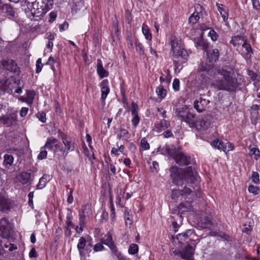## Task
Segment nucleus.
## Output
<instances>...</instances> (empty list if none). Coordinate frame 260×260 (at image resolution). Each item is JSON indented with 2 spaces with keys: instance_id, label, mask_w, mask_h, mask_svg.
Masks as SVG:
<instances>
[{
  "instance_id": "f257e3e1",
  "label": "nucleus",
  "mask_w": 260,
  "mask_h": 260,
  "mask_svg": "<svg viewBox=\"0 0 260 260\" xmlns=\"http://www.w3.org/2000/svg\"><path fill=\"white\" fill-rule=\"evenodd\" d=\"M201 70L206 72L211 76L214 73V77L212 85L219 90L233 91L238 86L237 79L234 77V72L230 67H224L221 69H217L210 66H202Z\"/></svg>"
},
{
  "instance_id": "f03ea898",
  "label": "nucleus",
  "mask_w": 260,
  "mask_h": 260,
  "mask_svg": "<svg viewBox=\"0 0 260 260\" xmlns=\"http://www.w3.org/2000/svg\"><path fill=\"white\" fill-rule=\"evenodd\" d=\"M170 176L173 182L176 185H182L184 183L192 184L198 179V175L191 167L182 169L177 167L170 169Z\"/></svg>"
},
{
  "instance_id": "7ed1b4c3",
  "label": "nucleus",
  "mask_w": 260,
  "mask_h": 260,
  "mask_svg": "<svg viewBox=\"0 0 260 260\" xmlns=\"http://www.w3.org/2000/svg\"><path fill=\"white\" fill-rule=\"evenodd\" d=\"M164 149L166 154L172 156L176 163L180 166L188 165L191 162V157L182 151L171 149L168 146H166Z\"/></svg>"
},
{
  "instance_id": "20e7f679",
  "label": "nucleus",
  "mask_w": 260,
  "mask_h": 260,
  "mask_svg": "<svg viewBox=\"0 0 260 260\" xmlns=\"http://www.w3.org/2000/svg\"><path fill=\"white\" fill-rule=\"evenodd\" d=\"M32 9L31 16L39 17L46 14L53 6V0H38Z\"/></svg>"
},
{
  "instance_id": "39448f33",
  "label": "nucleus",
  "mask_w": 260,
  "mask_h": 260,
  "mask_svg": "<svg viewBox=\"0 0 260 260\" xmlns=\"http://www.w3.org/2000/svg\"><path fill=\"white\" fill-rule=\"evenodd\" d=\"M196 245H191L187 244L182 248L181 249H175L173 253L178 256H180L182 259L185 260H193V254L194 253Z\"/></svg>"
},
{
  "instance_id": "423d86ee",
  "label": "nucleus",
  "mask_w": 260,
  "mask_h": 260,
  "mask_svg": "<svg viewBox=\"0 0 260 260\" xmlns=\"http://www.w3.org/2000/svg\"><path fill=\"white\" fill-rule=\"evenodd\" d=\"M186 183V185L184 188L180 190V192L182 194V198L186 199L189 196H190L189 199L193 200L200 196V193L198 192L199 187L197 185H193L194 182L190 184V186L187 184V183Z\"/></svg>"
},
{
  "instance_id": "0eeeda50",
  "label": "nucleus",
  "mask_w": 260,
  "mask_h": 260,
  "mask_svg": "<svg viewBox=\"0 0 260 260\" xmlns=\"http://www.w3.org/2000/svg\"><path fill=\"white\" fill-rule=\"evenodd\" d=\"M174 56L178 59L177 60L174 61V64L175 66L178 63V61L181 62H185L188 58V53L183 47L179 49L177 51L173 53Z\"/></svg>"
},
{
  "instance_id": "6e6552de",
  "label": "nucleus",
  "mask_w": 260,
  "mask_h": 260,
  "mask_svg": "<svg viewBox=\"0 0 260 260\" xmlns=\"http://www.w3.org/2000/svg\"><path fill=\"white\" fill-rule=\"evenodd\" d=\"M209 103L210 101L208 100L200 98L194 102L193 107L198 112L200 113L206 110Z\"/></svg>"
},
{
  "instance_id": "1a4fd4ad",
  "label": "nucleus",
  "mask_w": 260,
  "mask_h": 260,
  "mask_svg": "<svg viewBox=\"0 0 260 260\" xmlns=\"http://www.w3.org/2000/svg\"><path fill=\"white\" fill-rule=\"evenodd\" d=\"M38 0H22L21 3V6L27 15L30 17L31 16V13L32 12V9L35 8V4Z\"/></svg>"
},
{
  "instance_id": "9d476101",
  "label": "nucleus",
  "mask_w": 260,
  "mask_h": 260,
  "mask_svg": "<svg viewBox=\"0 0 260 260\" xmlns=\"http://www.w3.org/2000/svg\"><path fill=\"white\" fill-rule=\"evenodd\" d=\"M90 208L88 205H84L82 206L81 212L79 213V225L84 226L86 223V218L89 215Z\"/></svg>"
},
{
  "instance_id": "9b49d317",
  "label": "nucleus",
  "mask_w": 260,
  "mask_h": 260,
  "mask_svg": "<svg viewBox=\"0 0 260 260\" xmlns=\"http://www.w3.org/2000/svg\"><path fill=\"white\" fill-rule=\"evenodd\" d=\"M1 64L4 69L11 72H16L17 70V65L14 60L12 59L6 58L1 61Z\"/></svg>"
},
{
  "instance_id": "f8f14e48",
  "label": "nucleus",
  "mask_w": 260,
  "mask_h": 260,
  "mask_svg": "<svg viewBox=\"0 0 260 260\" xmlns=\"http://www.w3.org/2000/svg\"><path fill=\"white\" fill-rule=\"evenodd\" d=\"M2 120L4 124L7 125V126H10L13 124L15 123L17 121V113L13 112L3 116L0 121Z\"/></svg>"
},
{
  "instance_id": "ddd939ff",
  "label": "nucleus",
  "mask_w": 260,
  "mask_h": 260,
  "mask_svg": "<svg viewBox=\"0 0 260 260\" xmlns=\"http://www.w3.org/2000/svg\"><path fill=\"white\" fill-rule=\"evenodd\" d=\"M131 112L133 116L132 119V123L134 127H136L140 122V118L138 116V105L134 102L132 103Z\"/></svg>"
},
{
  "instance_id": "4468645a",
  "label": "nucleus",
  "mask_w": 260,
  "mask_h": 260,
  "mask_svg": "<svg viewBox=\"0 0 260 260\" xmlns=\"http://www.w3.org/2000/svg\"><path fill=\"white\" fill-rule=\"evenodd\" d=\"M195 124L196 126L193 128L197 130H206L210 126V121L207 117H204L198 120H196Z\"/></svg>"
},
{
  "instance_id": "2eb2a0df",
  "label": "nucleus",
  "mask_w": 260,
  "mask_h": 260,
  "mask_svg": "<svg viewBox=\"0 0 260 260\" xmlns=\"http://www.w3.org/2000/svg\"><path fill=\"white\" fill-rule=\"evenodd\" d=\"M13 86L8 80L0 81V94L10 93L12 91Z\"/></svg>"
},
{
  "instance_id": "dca6fc26",
  "label": "nucleus",
  "mask_w": 260,
  "mask_h": 260,
  "mask_svg": "<svg viewBox=\"0 0 260 260\" xmlns=\"http://www.w3.org/2000/svg\"><path fill=\"white\" fill-rule=\"evenodd\" d=\"M170 126V122L169 121L165 119H162L155 123L153 129L157 133H160L162 131L168 128Z\"/></svg>"
},
{
  "instance_id": "f3484780",
  "label": "nucleus",
  "mask_w": 260,
  "mask_h": 260,
  "mask_svg": "<svg viewBox=\"0 0 260 260\" xmlns=\"http://www.w3.org/2000/svg\"><path fill=\"white\" fill-rule=\"evenodd\" d=\"M181 121L186 122L191 128H193V127L196 126L195 124L196 121V115L191 113L190 110Z\"/></svg>"
},
{
  "instance_id": "a211bd4d",
  "label": "nucleus",
  "mask_w": 260,
  "mask_h": 260,
  "mask_svg": "<svg viewBox=\"0 0 260 260\" xmlns=\"http://www.w3.org/2000/svg\"><path fill=\"white\" fill-rule=\"evenodd\" d=\"M170 44L171 45V50L173 53L177 51L179 49L182 47L181 46V41L179 38L174 36H171L170 38Z\"/></svg>"
},
{
  "instance_id": "6ab92c4d",
  "label": "nucleus",
  "mask_w": 260,
  "mask_h": 260,
  "mask_svg": "<svg viewBox=\"0 0 260 260\" xmlns=\"http://www.w3.org/2000/svg\"><path fill=\"white\" fill-rule=\"evenodd\" d=\"M101 88V98L104 100L107 98L110 91V88L108 86V81L107 79L103 80L100 83Z\"/></svg>"
},
{
  "instance_id": "aec40b11",
  "label": "nucleus",
  "mask_w": 260,
  "mask_h": 260,
  "mask_svg": "<svg viewBox=\"0 0 260 260\" xmlns=\"http://www.w3.org/2000/svg\"><path fill=\"white\" fill-rule=\"evenodd\" d=\"M62 139L65 146L64 152L68 153L69 151L74 150L75 148L74 142L70 138H68L66 136H64Z\"/></svg>"
},
{
  "instance_id": "412c9836",
  "label": "nucleus",
  "mask_w": 260,
  "mask_h": 260,
  "mask_svg": "<svg viewBox=\"0 0 260 260\" xmlns=\"http://www.w3.org/2000/svg\"><path fill=\"white\" fill-rule=\"evenodd\" d=\"M196 12H194L189 18V22L192 24L196 23L200 18L199 14L202 13L203 7L200 5H197L196 7Z\"/></svg>"
},
{
  "instance_id": "4be33fe9",
  "label": "nucleus",
  "mask_w": 260,
  "mask_h": 260,
  "mask_svg": "<svg viewBox=\"0 0 260 260\" xmlns=\"http://www.w3.org/2000/svg\"><path fill=\"white\" fill-rule=\"evenodd\" d=\"M190 109L186 106H184L182 107H179L175 109V114L178 119L181 121L183 118H184L185 116L187 114V112Z\"/></svg>"
},
{
  "instance_id": "5701e85b",
  "label": "nucleus",
  "mask_w": 260,
  "mask_h": 260,
  "mask_svg": "<svg viewBox=\"0 0 260 260\" xmlns=\"http://www.w3.org/2000/svg\"><path fill=\"white\" fill-rule=\"evenodd\" d=\"M10 201L3 196L0 195V211L7 212L10 209Z\"/></svg>"
},
{
  "instance_id": "b1692460",
  "label": "nucleus",
  "mask_w": 260,
  "mask_h": 260,
  "mask_svg": "<svg viewBox=\"0 0 260 260\" xmlns=\"http://www.w3.org/2000/svg\"><path fill=\"white\" fill-rule=\"evenodd\" d=\"M96 71L101 79L106 77L109 75L108 72L103 68L102 62L101 59H98L97 60Z\"/></svg>"
},
{
  "instance_id": "393cba45",
  "label": "nucleus",
  "mask_w": 260,
  "mask_h": 260,
  "mask_svg": "<svg viewBox=\"0 0 260 260\" xmlns=\"http://www.w3.org/2000/svg\"><path fill=\"white\" fill-rule=\"evenodd\" d=\"M190 202V201H187L185 203H181L179 205L178 209L180 214H183L186 212H188L192 210V206H191Z\"/></svg>"
},
{
  "instance_id": "a878e982",
  "label": "nucleus",
  "mask_w": 260,
  "mask_h": 260,
  "mask_svg": "<svg viewBox=\"0 0 260 260\" xmlns=\"http://www.w3.org/2000/svg\"><path fill=\"white\" fill-rule=\"evenodd\" d=\"M206 53L210 62H216L218 60L219 53L217 49H214L211 52L207 50Z\"/></svg>"
},
{
  "instance_id": "bb28decb",
  "label": "nucleus",
  "mask_w": 260,
  "mask_h": 260,
  "mask_svg": "<svg viewBox=\"0 0 260 260\" xmlns=\"http://www.w3.org/2000/svg\"><path fill=\"white\" fill-rule=\"evenodd\" d=\"M0 13L10 16H14V15L13 8L9 4H3L1 5Z\"/></svg>"
},
{
  "instance_id": "cd10ccee",
  "label": "nucleus",
  "mask_w": 260,
  "mask_h": 260,
  "mask_svg": "<svg viewBox=\"0 0 260 260\" xmlns=\"http://www.w3.org/2000/svg\"><path fill=\"white\" fill-rule=\"evenodd\" d=\"M195 44L197 47L201 48L202 49L206 51V52L208 50L209 48V44L206 40H205L203 38L202 36H201L195 40Z\"/></svg>"
},
{
  "instance_id": "c85d7f7f",
  "label": "nucleus",
  "mask_w": 260,
  "mask_h": 260,
  "mask_svg": "<svg viewBox=\"0 0 260 260\" xmlns=\"http://www.w3.org/2000/svg\"><path fill=\"white\" fill-rule=\"evenodd\" d=\"M102 242L105 245H108L111 249L115 246L112 239V234L110 233H108L102 237Z\"/></svg>"
},
{
  "instance_id": "c756f323",
  "label": "nucleus",
  "mask_w": 260,
  "mask_h": 260,
  "mask_svg": "<svg viewBox=\"0 0 260 260\" xmlns=\"http://www.w3.org/2000/svg\"><path fill=\"white\" fill-rule=\"evenodd\" d=\"M216 6L218 11L223 18V21L226 22L228 19L229 16L228 9L222 4H217Z\"/></svg>"
},
{
  "instance_id": "7c9ffc66",
  "label": "nucleus",
  "mask_w": 260,
  "mask_h": 260,
  "mask_svg": "<svg viewBox=\"0 0 260 260\" xmlns=\"http://www.w3.org/2000/svg\"><path fill=\"white\" fill-rule=\"evenodd\" d=\"M31 174L28 172H22L18 176V180L22 184H27L30 179Z\"/></svg>"
},
{
  "instance_id": "2f4dec72",
  "label": "nucleus",
  "mask_w": 260,
  "mask_h": 260,
  "mask_svg": "<svg viewBox=\"0 0 260 260\" xmlns=\"http://www.w3.org/2000/svg\"><path fill=\"white\" fill-rule=\"evenodd\" d=\"M86 244V241L84 237H81L79 240V242L77 244V248L79 250V254L81 257L84 256L83 249H84Z\"/></svg>"
},
{
  "instance_id": "473e14b6",
  "label": "nucleus",
  "mask_w": 260,
  "mask_h": 260,
  "mask_svg": "<svg viewBox=\"0 0 260 260\" xmlns=\"http://www.w3.org/2000/svg\"><path fill=\"white\" fill-rule=\"evenodd\" d=\"M116 133H117V138L120 139L122 138L123 140H127L129 139L130 134L127 130L124 128H120L119 130L117 129V131L115 132Z\"/></svg>"
},
{
  "instance_id": "72a5a7b5",
  "label": "nucleus",
  "mask_w": 260,
  "mask_h": 260,
  "mask_svg": "<svg viewBox=\"0 0 260 260\" xmlns=\"http://www.w3.org/2000/svg\"><path fill=\"white\" fill-rule=\"evenodd\" d=\"M50 180V176L46 174H44L40 179L39 183L37 185V189H41L44 188L46 183Z\"/></svg>"
},
{
  "instance_id": "f704fd0d",
  "label": "nucleus",
  "mask_w": 260,
  "mask_h": 260,
  "mask_svg": "<svg viewBox=\"0 0 260 260\" xmlns=\"http://www.w3.org/2000/svg\"><path fill=\"white\" fill-rule=\"evenodd\" d=\"M4 166L7 169H9L13 165L14 157L11 154H5L4 156Z\"/></svg>"
},
{
  "instance_id": "c9c22d12",
  "label": "nucleus",
  "mask_w": 260,
  "mask_h": 260,
  "mask_svg": "<svg viewBox=\"0 0 260 260\" xmlns=\"http://www.w3.org/2000/svg\"><path fill=\"white\" fill-rule=\"evenodd\" d=\"M242 46L247 51V52L245 54V58L246 59L250 58L251 57V55L253 54V51L250 44L247 43L245 40L243 42V44L242 45Z\"/></svg>"
},
{
  "instance_id": "e433bc0d",
  "label": "nucleus",
  "mask_w": 260,
  "mask_h": 260,
  "mask_svg": "<svg viewBox=\"0 0 260 260\" xmlns=\"http://www.w3.org/2000/svg\"><path fill=\"white\" fill-rule=\"evenodd\" d=\"M212 145L218 149L219 150H222L224 152L227 151L226 145H225L224 142L219 140H214L212 142Z\"/></svg>"
},
{
  "instance_id": "4c0bfd02",
  "label": "nucleus",
  "mask_w": 260,
  "mask_h": 260,
  "mask_svg": "<svg viewBox=\"0 0 260 260\" xmlns=\"http://www.w3.org/2000/svg\"><path fill=\"white\" fill-rule=\"evenodd\" d=\"M192 234V231L188 230L186 232L178 234L177 235V239L179 243H182L183 241H185Z\"/></svg>"
},
{
  "instance_id": "58836bf2",
  "label": "nucleus",
  "mask_w": 260,
  "mask_h": 260,
  "mask_svg": "<svg viewBox=\"0 0 260 260\" xmlns=\"http://www.w3.org/2000/svg\"><path fill=\"white\" fill-rule=\"evenodd\" d=\"M57 141V140L53 137L49 138L47 139L43 148L53 150L54 148V145H55V143H56Z\"/></svg>"
},
{
  "instance_id": "ea45409f",
  "label": "nucleus",
  "mask_w": 260,
  "mask_h": 260,
  "mask_svg": "<svg viewBox=\"0 0 260 260\" xmlns=\"http://www.w3.org/2000/svg\"><path fill=\"white\" fill-rule=\"evenodd\" d=\"M245 41L243 37L240 35H237L234 36L232 38V40L230 41V43L233 44L235 47L241 45L240 41Z\"/></svg>"
},
{
  "instance_id": "a19ab883",
  "label": "nucleus",
  "mask_w": 260,
  "mask_h": 260,
  "mask_svg": "<svg viewBox=\"0 0 260 260\" xmlns=\"http://www.w3.org/2000/svg\"><path fill=\"white\" fill-rule=\"evenodd\" d=\"M36 95V92L34 90H27L26 91V98L27 103L31 105L34 101L35 96Z\"/></svg>"
},
{
  "instance_id": "79ce46f5",
  "label": "nucleus",
  "mask_w": 260,
  "mask_h": 260,
  "mask_svg": "<svg viewBox=\"0 0 260 260\" xmlns=\"http://www.w3.org/2000/svg\"><path fill=\"white\" fill-rule=\"evenodd\" d=\"M202 226L203 228H208L212 224V221L208 216H205L201 220Z\"/></svg>"
},
{
  "instance_id": "37998d69",
  "label": "nucleus",
  "mask_w": 260,
  "mask_h": 260,
  "mask_svg": "<svg viewBox=\"0 0 260 260\" xmlns=\"http://www.w3.org/2000/svg\"><path fill=\"white\" fill-rule=\"evenodd\" d=\"M156 92L159 98L164 99L167 94V90L162 86H159L156 89Z\"/></svg>"
},
{
  "instance_id": "c03bdc74",
  "label": "nucleus",
  "mask_w": 260,
  "mask_h": 260,
  "mask_svg": "<svg viewBox=\"0 0 260 260\" xmlns=\"http://www.w3.org/2000/svg\"><path fill=\"white\" fill-rule=\"evenodd\" d=\"M142 32L147 40H151L152 36L148 27L144 24L142 26Z\"/></svg>"
},
{
  "instance_id": "a18cd8bd",
  "label": "nucleus",
  "mask_w": 260,
  "mask_h": 260,
  "mask_svg": "<svg viewBox=\"0 0 260 260\" xmlns=\"http://www.w3.org/2000/svg\"><path fill=\"white\" fill-rule=\"evenodd\" d=\"M111 250L114 255L116 256L118 260H126V258L118 251L116 246L111 248Z\"/></svg>"
},
{
  "instance_id": "49530a36",
  "label": "nucleus",
  "mask_w": 260,
  "mask_h": 260,
  "mask_svg": "<svg viewBox=\"0 0 260 260\" xmlns=\"http://www.w3.org/2000/svg\"><path fill=\"white\" fill-rule=\"evenodd\" d=\"M171 198L173 200H182V194L180 192V190H174L172 191Z\"/></svg>"
},
{
  "instance_id": "de8ad7c7",
  "label": "nucleus",
  "mask_w": 260,
  "mask_h": 260,
  "mask_svg": "<svg viewBox=\"0 0 260 260\" xmlns=\"http://www.w3.org/2000/svg\"><path fill=\"white\" fill-rule=\"evenodd\" d=\"M135 45L136 47L137 51L140 54H143L144 53V49L142 44L139 42L137 39L135 42Z\"/></svg>"
},
{
  "instance_id": "09e8293b",
  "label": "nucleus",
  "mask_w": 260,
  "mask_h": 260,
  "mask_svg": "<svg viewBox=\"0 0 260 260\" xmlns=\"http://www.w3.org/2000/svg\"><path fill=\"white\" fill-rule=\"evenodd\" d=\"M138 246L136 244H132L128 249V253L131 254H135L138 252Z\"/></svg>"
},
{
  "instance_id": "8fccbe9b",
  "label": "nucleus",
  "mask_w": 260,
  "mask_h": 260,
  "mask_svg": "<svg viewBox=\"0 0 260 260\" xmlns=\"http://www.w3.org/2000/svg\"><path fill=\"white\" fill-rule=\"evenodd\" d=\"M248 75L250 77L251 80L253 81L259 82V80L257 78L258 75L255 73L251 70H248Z\"/></svg>"
},
{
  "instance_id": "3c124183",
  "label": "nucleus",
  "mask_w": 260,
  "mask_h": 260,
  "mask_svg": "<svg viewBox=\"0 0 260 260\" xmlns=\"http://www.w3.org/2000/svg\"><path fill=\"white\" fill-rule=\"evenodd\" d=\"M248 190L250 193H252L256 195L258 193L259 188L257 186L250 185L248 187Z\"/></svg>"
},
{
  "instance_id": "603ef678",
  "label": "nucleus",
  "mask_w": 260,
  "mask_h": 260,
  "mask_svg": "<svg viewBox=\"0 0 260 260\" xmlns=\"http://www.w3.org/2000/svg\"><path fill=\"white\" fill-rule=\"evenodd\" d=\"M208 36L210 37L211 39L213 41H216L218 37V35L217 34L216 31L213 29H211L209 31L208 33Z\"/></svg>"
},
{
  "instance_id": "864d4df0",
  "label": "nucleus",
  "mask_w": 260,
  "mask_h": 260,
  "mask_svg": "<svg viewBox=\"0 0 260 260\" xmlns=\"http://www.w3.org/2000/svg\"><path fill=\"white\" fill-rule=\"evenodd\" d=\"M250 155H254L256 159L257 157H260V151L257 148H252L250 149Z\"/></svg>"
},
{
  "instance_id": "5fc2aeb1",
  "label": "nucleus",
  "mask_w": 260,
  "mask_h": 260,
  "mask_svg": "<svg viewBox=\"0 0 260 260\" xmlns=\"http://www.w3.org/2000/svg\"><path fill=\"white\" fill-rule=\"evenodd\" d=\"M124 218L125 220L126 225H127V224H129V225L132 224V215L130 214L128 212H127L126 211L125 212Z\"/></svg>"
},
{
  "instance_id": "6e6d98bb",
  "label": "nucleus",
  "mask_w": 260,
  "mask_h": 260,
  "mask_svg": "<svg viewBox=\"0 0 260 260\" xmlns=\"http://www.w3.org/2000/svg\"><path fill=\"white\" fill-rule=\"evenodd\" d=\"M67 227L66 229L67 230H69V228L71 227L72 228H75L74 225L73 224V222H72L71 216L69 215H68L67 216V220L66 222Z\"/></svg>"
},
{
  "instance_id": "4d7b16f0",
  "label": "nucleus",
  "mask_w": 260,
  "mask_h": 260,
  "mask_svg": "<svg viewBox=\"0 0 260 260\" xmlns=\"http://www.w3.org/2000/svg\"><path fill=\"white\" fill-rule=\"evenodd\" d=\"M251 178H252V181L254 183H255V184L259 183V174L257 172H253Z\"/></svg>"
},
{
  "instance_id": "13d9d810",
  "label": "nucleus",
  "mask_w": 260,
  "mask_h": 260,
  "mask_svg": "<svg viewBox=\"0 0 260 260\" xmlns=\"http://www.w3.org/2000/svg\"><path fill=\"white\" fill-rule=\"evenodd\" d=\"M43 66V64L42 63L41 59V58L38 59V60H37V62H36V73H39L41 71Z\"/></svg>"
},
{
  "instance_id": "bf43d9fd",
  "label": "nucleus",
  "mask_w": 260,
  "mask_h": 260,
  "mask_svg": "<svg viewBox=\"0 0 260 260\" xmlns=\"http://www.w3.org/2000/svg\"><path fill=\"white\" fill-rule=\"evenodd\" d=\"M141 145L145 150L149 149V144L145 138H143L141 141Z\"/></svg>"
},
{
  "instance_id": "052dcab7",
  "label": "nucleus",
  "mask_w": 260,
  "mask_h": 260,
  "mask_svg": "<svg viewBox=\"0 0 260 260\" xmlns=\"http://www.w3.org/2000/svg\"><path fill=\"white\" fill-rule=\"evenodd\" d=\"M180 81L178 79H175L173 83V88L175 91H178L180 89Z\"/></svg>"
},
{
  "instance_id": "680f3d73",
  "label": "nucleus",
  "mask_w": 260,
  "mask_h": 260,
  "mask_svg": "<svg viewBox=\"0 0 260 260\" xmlns=\"http://www.w3.org/2000/svg\"><path fill=\"white\" fill-rule=\"evenodd\" d=\"M5 248H8L10 251H12L14 250L17 249V247L14 244L9 243L4 244Z\"/></svg>"
},
{
  "instance_id": "e2e57ef3",
  "label": "nucleus",
  "mask_w": 260,
  "mask_h": 260,
  "mask_svg": "<svg viewBox=\"0 0 260 260\" xmlns=\"http://www.w3.org/2000/svg\"><path fill=\"white\" fill-rule=\"evenodd\" d=\"M55 60H54V59L53 58V57L50 56L49 58H48V60L47 61V62L46 63V64H49L51 66V68L52 69V70L54 71V66H53V64L55 63Z\"/></svg>"
},
{
  "instance_id": "0e129e2a",
  "label": "nucleus",
  "mask_w": 260,
  "mask_h": 260,
  "mask_svg": "<svg viewBox=\"0 0 260 260\" xmlns=\"http://www.w3.org/2000/svg\"><path fill=\"white\" fill-rule=\"evenodd\" d=\"M37 117L41 122H46V114L44 112L39 113L37 115Z\"/></svg>"
},
{
  "instance_id": "69168bd1",
  "label": "nucleus",
  "mask_w": 260,
  "mask_h": 260,
  "mask_svg": "<svg viewBox=\"0 0 260 260\" xmlns=\"http://www.w3.org/2000/svg\"><path fill=\"white\" fill-rule=\"evenodd\" d=\"M164 138H171L173 137V134L172 133V132L170 130H167L165 132H164L162 135H161Z\"/></svg>"
},
{
  "instance_id": "338daca9",
  "label": "nucleus",
  "mask_w": 260,
  "mask_h": 260,
  "mask_svg": "<svg viewBox=\"0 0 260 260\" xmlns=\"http://www.w3.org/2000/svg\"><path fill=\"white\" fill-rule=\"evenodd\" d=\"M28 108L26 107H23L21 108L20 111V115L22 117H25L28 112Z\"/></svg>"
},
{
  "instance_id": "774afa93",
  "label": "nucleus",
  "mask_w": 260,
  "mask_h": 260,
  "mask_svg": "<svg viewBox=\"0 0 260 260\" xmlns=\"http://www.w3.org/2000/svg\"><path fill=\"white\" fill-rule=\"evenodd\" d=\"M47 154V151L43 150L40 152L38 156V158L39 159L42 160L46 157Z\"/></svg>"
}]
</instances>
